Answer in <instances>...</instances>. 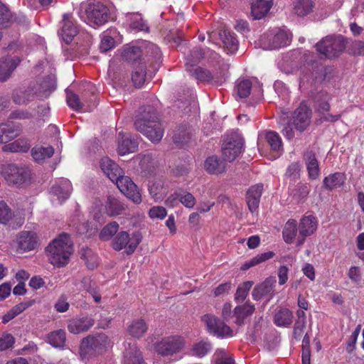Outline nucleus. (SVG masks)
I'll use <instances>...</instances> for the list:
<instances>
[{
  "label": "nucleus",
  "instance_id": "obj_1",
  "mask_svg": "<svg viewBox=\"0 0 364 364\" xmlns=\"http://www.w3.org/2000/svg\"><path fill=\"white\" fill-rule=\"evenodd\" d=\"M135 129L152 142H159L164 136V129L159 120L156 109L152 106L142 107L136 116Z\"/></svg>",
  "mask_w": 364,
  "mask_h": 364
},
{
  "label": "nucleus",
  "instance_id": "obj_2",
  "mask_svg": "<svg viewBox=\"0 0 364 364\" xmlns=\"http://www.w3.org/2000/svg\"><path fill=\"white\" fill-rule=\"evenodd\" d=\"M80 18L93 28L101 26L114 19V11L106 0H93L82 4Z\"/></svg>",
  "mask_w": 364,
  "mask_h": 364
},
{
  "label": "nucleus",
  "instance_id": "obj_3",
  "mask_svg": "<svg viewBox=\"0 0 364 364\" xmlns=\"http://www.w3.org/2000/svg\"><path fill=\"white\" fill-rule=\"evenodd\" d=\"M46 251L51 264L58 267L66 265L73 252L69 235L65 233L60 235L48 245Z\"/></svg>",
  "mask_w": 364,
  "mask_h": 364
},
{
  "label": "nucleus",
  "instance_id": "obj_4",
  "mask_svg": "<svg viewBox=\"0 0 364 364\" xmlns=\"http://www.w3.org/2000/svg\"><path fill=\"white\" fill-rule=\"evenodd\" d=\"M186 346V340L179 335H171L162 338L155 343L156 352L161 356L168 357L179 353Z\"/></svg>",
  "mask_w": 364,
  "mask_h": 364
},
{
  "label": "nucleus",
  "instance_id": "obj_5",
  "mask_svg": "<svg viewBox=\"0 0 364 364\" xmlns=\"http://www.w3.org/2000/svg\"><path fill=\"white\" fill-rule=\"evenodd\" d=\"M0 173L6 182L18 187L25 186L30 180V171L25 167L14 164H6L1 166Z\"/></svg>",
  "mask_w": 364,
  "mask_h": 364
},
{
  "label": "nucleus",
  "instance_id": "obj_6",
  "mask_svg": "<svg viewBox=\"0 0 364 364\" xmlns=\"http://www.w3.org/2000/svg\"><path fill=\"white\" fill-rule=\"evenodd\" d=\"M316 48L321 55L328 58H333L341 54L346 48L345 40L342 36H328L318 42Z\"/></svg>",
  "mask_w": 364,
  "mask_h": 364
},
{
  "label": "nucleus",
  "instance_id": "obj_7",
  "mask_svg": "<svg viewBox=\"0 0 364 364\" xmlns=\"http://www.w3.org/2000/svg\"><path fill=\"white\" fill-rule=\"evenodd\" d=\"M109 343V338L104 333L90 335L82 340L80 353L84 356L100 353L107 348Z\"/></svg>",
  "mask_w": 364,
  "mask_h": 364
},
{
  "label": "nucleus",
  "instance_id": "obj_8",
  "mask_svg": "<svg viewBox=\"0 0 364 364\" xmlns=\"http://www.w3.org/2000/svg\"><path fill=\"white\" fill-rule=\"evenodd\" d=\"M141 235L139 232L132 233V236L126 231H121L113 238L112 247L114 250L125 249L127 255L132 254L141 241Z\"/></svg>",
  "mask_w": 364,
  "mask_h": 364
},
{
  "label": "nucleus",
  "instance_id": "obj_9",
  "mask_svg": "<svg viewBox=\"0 0 364 364\" xmlns=\"http://www.w3.org/2000/svg\"><path fill=\"white\" fill-rule=\"evenodd\" d=\"M201 321L207 331L214 336L225 338L233 336V331L230 327L213 314H205L201 317Z\"/></svg>",
  "mask_w": 364,
  "mask_h": 364
},
{
  "label": "nucleus",
  "instance_id": "obj_10",
  "mask_svg": "<svg viewBox=\"0 0 364 364\" xmlns=\"http://www.w3.org/2000/svg\"><path fill=\"white\" fill-rule=\"evenodd\" d=\"M291 41L289 34L283 30H279L276 33L269 32L264 34L260 40V46L264 50H275L287 46Z\"/></svg>",
  "mask_w": 364,
  "mask_h": 364
},
{
  "label": "nucleus",
  "instance_id": "obj_11",
  "mask_svg": "<svg viewBox=\"0 0 364 364\" xmlns=\"http://www.w3.org/2000/svg\"><path fill=\"white\" fill-rule=\"evenodd\" d=\"M119 191L134 203L141 202V196L133 181L129 177L120 174L114 181Z\"/></svg>",
  "mask_w": 364,
  "mask_h": 364
},
{
  "label": "nucleus",
  "instance_id": "obj_12",
  "mask_svg": "<svg viewBox=\"0 0 364 364\" xmlns=\"http://www.w3.org/2000/svg\"><path fill=\"white\" fill-rule=\"evenodd\" d=\"M15 243L19 252L32 251L40 245L37 233L33 231L27 230L21 231L16 235Z\"/></svg>",
  "mask_w": 364,
  "mask_h": 364
},
{
  "label": "nucleus",
  "instance_id": "obj_13",
  "mask_svg": "<svg viewBox=\"0 0 364 364\" xmlns=\"http://www.w3.org/2000/svg\"><path fill=\"white\" fill-rule=\"evenodd\" d=\"M311 117V109L306 104L301 102L299 107L294 112L291 122L296 130L303 132L310 124Z\"/></svg>",
  "mask_w": 364,
  "mask_h": 364
},
{
  "label": "nucleus",
  "instance_id": "obj_14",
  "mask_svg": "<svg viewBox=\"0 0 364 364\" xmlns=\"http://www.w3.org/2000/svg\"><path fill=\"white\" fill-rule=\"evenodd\" d=\"M73 191L70 181L67 178H60L55 182L50 188V193L57 198L58 203L67 200Z\"/></svg>",
  "mask_w": 364,
  "mask_h": 364
},
{
  "label": "nucleus",
  "instance_id": "obj_15",
  "mask_svg": "<svg viewBox=\"0 0 364 364\" xmlns=\"http://www.w3.org/2000/svg\"><path fill=\"white\" fill-rule=\"evenodd\" d=\"M77 32V26L73 21L71 15L69 14H65L62 21V27L58 31V34L66 43H69L73 41Z\"/></svg>",
  "mask_w": 364,
  "mask_h": 364
},
{
  "label": "nucleus",
  "instance_id": "obj_16",
  "mask_svg": "<svg viewBox=\"0 0 364 364\" xmlns=\"http://www.w3.org/2000/svg\"><path fill=\"white\" fill-rule=\"evenodd\" d=\"M317 228L318 220L315 216L309 215L302 217L299 225V232L302 240L299 241L298 245H301L306 237L314 234Z\"/></svg>",
  "mask_w": 364,
  "mask_h": 364
},
{
  "label": "nucleus",
  "instance_id": "obj_17",
  "mask_svg": "<svg viewBox=\"0 0 364 364\" xmlns=\"http://www.w3.org/2000/svg\"><path fill=\"white\" fill-rule=\"evenodd\" d=\"M243 144L240 139L227 141L223 144L222 153L224 160L233 161L241 153Z\"/></svg>",
  "mask_w": 364,
  "mask_h": 364
},
{
  "label": "nucleus",
  "instance_id": "obj_18",
  "mask_svg": "<svg viewBox=\"0 0 364 364\" xmlns=\"http://www.w3.org/2000/svg\"><path fill=\"white\" fill-rule=\"evenodd\" d=\"M123 364H146L136 343H128L124 352Z\"/></svg>",
  "mask_w": 364,
  "mask_h": 364
},
{
  "label": "nucleus",
  "instance_id": "obj_19",
  "mask_svg": "<svg viewBox=\"0 0 364 364\" xmlns=\"http://www.w3.org/2000/svg\"><path fill=\"white\" fill-rule=\"evenodd\" d=\"M137 147L138 142L132 139L130 134L119 133L117 151L119 155L124 156L129 153H133L136 151Z\"/></svg>",
  "mask_w": 364,
  "mask_h": 364
},
{
  "label": "nucleus",
  "instance_id": "obj_20",
  "mask_svg": "<svg viewBox=\"0 0 364 364\" xmlns=\"http://www.w3.org/2000/svg\"><path fill=\"white\" fill-rule=\"evenodd\" d=\"M262 191L263 185L262 184L252 186L247 191L246 200L250 212L255 213L257 210Z\"/></svg>",
  "mask_w": 364,
  "mask_h": 364
},
{
  "label": "nucleus",
  "instance_id": "obj_21",
  "mask_svg": "<svg viewBox=\"0 0 364 364\" xmlns=\"http://www.w3.org/2000/svg\"><path fill=\"white\" fill-rule=\"evenodd\" d=\"M100 166L102 172L112 181V182L123 173V171L114 161L108 157H104L101 159Z\"/></svg>",
  "mask_w": 364,
  "mask_h": 364
},
{
  "label": "nucleus",
  "instance_id": "obj_22",
  "mask_svg": "<svg viewBox=\"0 0 364 364\" xmlns=\"http://www.w3.org/2000/svg\"><path fill=\"white\" fill-rule=\"evenodd\" d=\"M18 57L7 56L0 59V81L6 80L20 63Z\"/></svg>",
  "mask_w": 364,
  "mask_h": 364
},
{
  "label": "nucleus",
  "instance_id": "obj_23",
  "mask_svg": "<svg viewBox=\"0 0 364 364\" xmlns=\"http://www.w3.org/2000/svg\"><path fill=\"white\" fill-rule=\"evenodd\" d=\"M275 283V278L270 277L266 279L261 284L255 286L252 292L253 299L259 301L263 296L272 294Z\"/></svg>",
  "mask_w": 364,
  "mask_h": 364
},
{
  "label": "nucleus",
  "instance_id": "obj_24",
  "mask_svg": "<svg viewBox=\"0 0 364 364\" xmlns=\"http://www.w3.org/2000/svg\"><path fill=\"white\" fill-rule=\"evenodd\" d=\"M95 323L90 317L73 318L69 321L68 331L73 334H78L88 331Z\"/></svg>",
  "mask_w": 364,
  "mask_h": 364
},
{
  "label": "nucleus",
  "instance_id": "obj_25",
  "mask_svg": "<svg viewBox=\"0 0 364 364\" xmlns=\"http://www.w3.org/2000/svg\"><path fill=\"white\" fill-rule=\"evenodd\" d=\"M304 159L310 179H316L320 174L318 161L315 154L312 151H306L304 155Z\"/></svg>",
  "mask_w": 364,
  "mask_h": 364
},
{
  "label": "nucleus",
  "instance_id": "obj_26",
  "mask_svg": "<svg viewBox=\"0 0 364 364\" xmlns=\"http://www.w3.org/2000/svg\"><path fill=\"white\" fill-rule=\"evenodd\" d=\"M205 171L210 174H220L225 171V163L217 156L208 157L204 163Z\"/></svg>",
  "mask_w": 364,
  "mask_h": 364
},
{
  "label": "nucleus",
  "instance_id": "obj_27",
  "mask_svg": "<svg viewBox=\"0 0 364 364\" xmlns=\"http://www.w3.org/2000/svg\"><path fill=\"white\" fill-rule=\"evenodd\" d=\"M31 148V144L27 139L20 138L13 142L5 144L2 146L4 152L10 153H26Z\"/></svg>",
  "mask_w": 364,
  "mask_h": 364
},
{
  "label": "nucleus",
  "instance_id": "obj_28",
  "mask_svg": "<svg viewBox=\"0 0 364 364\" xmlns=\"http://www.w3.org/2000/svg\"><path fill=\"white\" fill-rule=\"evenodd\" d=\"M255 306L250 301H247L242 305L237 306L234 309V315L236 317L235 323L238 325L243 323L244 320L251 316L255 311Z\"/></svg>",
  "mask_w": 364,
  "mask_h": 364
},
{
  "label": "nucleus",
  "instance_id": "obj_29",
  "mask_svg": "<svg viewBox=\"0 0 364 364\" xmlns=\"http://www.w3.org/2000/svg\"><path fill=\"white\" fill-rule=\"evenodd\" d=\"M148 330V324L144 319L137 318L133 320L127 327V331L132 337L139 338L142 337Z\"/></svg>",
  "mask_w": 364,
  "mask_h": 364
},
{
  "label": "nucleus",
  "instance_id": "obj_30",
  "mask_svg": "<svg viewBox=\"0 0 364 364\" xmlns=\"http://www.w3.org/2000/svg\"><path fill=\"white\" fill-rule=\"evenodd\" d=\"M346 181V176L343 173L336 172L325 177L323 181V188L327 190H333L342 186Z\"/></svg>",
  "mask_w": 364,
  "mask_h": 364
},
{
  "label": "nucleus",
  "instance_id": "obj_31",
  "mask_svg": "<svg viewBox=\"0 0 364 364\" xmlns=\"http://www.w3.org/2000/svg\"><path fill=\"white\" fill-rule=\"evenodd\" d=\"M105 208V213L111 217L122 214L126 209L121 201L113 197H108Z\"/></svg>",
  "mask_w": 364,
  "mask_h": 364
},
{
  "label": "nucleus",
  "instance_id": "obj_32",
  "mask_svg": "<svg viewBox=\"0 0 364 364\" xmlns=\"http://www.w3.org/2000/svg\"><path fill=\"white\" fill-rule=\"evenodd\" d=\"M271 4L264 0H257L252 4V15L255 19L262 18L271 9Z\"/></svg>",
  "mask_w": 364,
  "mask_h": 364
},
{
  "label": "nucleus",
  "instance_id": "obj_33",
  "mask_svg": "<svg viewBox=\"0 0 364 364\" xmlns=\"http://www.w3.org/2000/svg\"><path fill=\"white\" fill-rule=\"evenodd\" d=\"M274 256V252L269 251L263 253H260L252 257L251 259L246 261L241 267V269L246 271L251 267L258 265L262 262H264Z\"/></svg>",
  "mask_w": 364,
  "mask_h": 364
},
{
  "label": "nucleus",
  "instance_id": "obj_34",
  "mask_svg": "<svg viewBox=\"0 0 364 364\" xmlns=\"http://www.w3.org/2000/svg\"><path fill=\"white\" fill-rule=\"evenodd\" d=\"M18 129L11 123L0 124V143H6L18 135Z\"/></svg>",
  "mask_w": 364,
  "mask_h": 364
},
{
  "label": "nucleus",
  "instance_id": "obj_35",
  "mask_svg": "<svg viewBox=\"0 0 364 364\" xmlns=\"http://www.w3.org/2000/svg\"><path fill=\"white\" fill-rule=\"evenodd\" d=\"M146 65L143 63H139L134 67L132 74V80L135 87H141L144 85L146 75Z\"/></svg>",
  "mask_w": 364,
  "mask_h": 364
},
{
  "label": "nucleus",
  "instance_id": "obj_36",
  "mask_svg": "<svg viewBox=\"0 0 364 364\" xmlns=\"http://www.w3.org/2000/svg\"><path fill=\"white\" fill-rule=\"evenodd\" d=\"M297 232V223L295 220H289L283 229V237L287 243L291 244L294 240Z\"/></svg>",
  "mask_w": 364,
  "mask_h": 364
},
{
  "label": "nucleus",
  "instance_id": "obj_37",
  "mask_svg": "<svg viewBox=\"0 0 364 364\" xmlns=\"http://www.w3.org/2000/svg\"><path fill=\"white\" fill-rule=\"evenodd\" d=\"M314 4L312 0H296L294 11L299 16H305L312 11Z\"/></svg>",
  "mask_w": 364,
  "mask_h": 364
},
{
  "label": "nucleus",
  "instance_id": "obj_38",
  "mask_svg": "<svg viewBox=\"0 0 364 364\" xmlns=\"http://www.w3.org/2000/svg\"><path fill=\"white\" fill-rule=\"evenodd\" d=\"M54 154V149L51 146L46 147L35 146L31 149L33 158L36 161H41L46 158L51 157Z\"/></svg>",
  "mask_w": 364,
  "mask_h": 364
},
{
  "label": "nucleus",
  "instance_id": "obj_39",
  "mask_svg": "<svg viewBox=\"0 0 364 364\" xmlns=\"http://www.w3.org/2000/svg\"><path fill=\"white\" fill-rule=\"evenodd\" d=\"M141 54V50L139 46H127L124 48L122 57L126 61L135 62L140 59Z\"/></svg>",
  "mask_w": 364,
  "mask_h": 364
},
{
  "label": "nucleus",
  "instance_id": "obj_40",
  "mask_svg": "<svg viewBox=\"0 0 364 364\" xmlns=\"http://www.w3.org/2000/svg\"><path fill=\"white\" fill-rule=\"evenodd\" d=\"M309 191L310 188L309 186L304 183H299L291 190L290 194L296 203H300L307 198Z\"/></svg>",
  "mask_w": 364,
  "mask_h": 364
},
{
  "label": "nucleus",
  "instance_id": "obj_41",
  "mask_svg": "<svg viewBox=\"0 0 364 364\" xmlns=\"http://www.w3.org/2000/svg\"><path fill=\"white\" fill-rule=\"evenodd\" d=\"M292 321V313L287 309L279 310L274 316V323L277 326H288Z\"/></svg>",
  "mask_w": 364,
  "mask_h": 364
},
{
  "label": "nucleus",
  "instance_id": "obj_42",
  "mask_svg": "<svg viewBox=\"0 0 364 364\" xmlns=\"http://www.w3.org/2000/svg\"><path fill=\"white\" fill-rule=\"evenodd\" d=\"M253 284L254 282L252 281H246L240 284L236 290L235 300L238 303L243 302L248 296Z\"/></svg>",
  "mask_w": 364,
  "mask_h": 364
},
{
  "label": "nucleus",
  "instance_id": "obj_43",
  "mask_svg": "<svg viewBox=\"0 0 364 364\" xmlns=\"http://www.w3.org/2000/svg\"><path fill=\"white\" fill-rule=\"evenodd\" d=\"M119 225L113 221L107 224L100 231L99 237L103 241L109 240L118 232Z\"/></svg>",
  "mask_w": 364,
  "mask_h": 364
},
{
  "label": "nucleus",
  "instance_id": "obj_44",
  "mask_svg": "<svg viewBox=\"0 0 364 364\" xmlns=\"http://www.w3.org/2000/svg\"><path fill=\"white\" fill-rule=\"evenodd\" d=\"M251 89L252 82L250 80H238L236 83L235 92L239 97L245 98L250 94Z\"/></svg>",
  "mask_w": 364,
  "mask_h": 364
},
{
  "label": "nucleus",
  "instance_id": "obj_45",
  "mask_svg": "<svg viewBox=\"0 0 364 364\" xmlns=\"http://www.w3.org/2000/svg\"><path fill=\"white\" fill-rule=\"evenodd\" d=\"M204 53L200 48H193L186 57V69L193 68L203 58Z\"/></svg>",
  "mask_w": 364,
  "mask_h": 364
},
{
  "label": "nucleus",
  "instance_id": "obj_46",
  "mask_svg": "<svg viewBox=\"0 0 364 364\" xmlns=\"http://www.w3.org/2000/svg\"><path fill=\"white\" fill-rule=\"evenodd\" d=\"M66 340L65 332L58 330L50 333L48 336V342L53 347H62Z\"/></svg>",
  "mask_w": 364,
  "mask_h": 364
},
{
  "label": "nucleus",
  "instance_id": "obj_47",
  "mask_svg": "<svg viewBox=\"0 0 364 364\" xmlns=\"http://www.w3.org/2000/svg\"><path fill=\"white\" fill-rule=\"evenodd\" d=\"M187 70L199 81L211 82L213 80L211 73L200 67L188 68Z\"/></svg>",
  "mask_w": 364,
  "mask_h": 364
},
{
  "label": "nucleus",
  "instance_id": "obj_48",
  "mask_svg": "<svg viewBox=\"0 0 364 364\" xmlns=\"http://www.w3.org/2000/svg\"><path fill=\"white\" fill-rule=\"evenodd\" d=\"M129 26L134 31H148L149 28L145 23L141 16L137 14H131L129 15Z\"/></svg>",
  "mask_w": 364,
  "mask_h": 364
},
{
  "label": "nucleus",
  "instance_id": "obj_49",
  "mask_svg": "<svg viewBox=\"0 0 364 364\" xmlns=\"http://www.w3.org/2000/svg\"><path fill=\"white\" fill-rule=\"evenodd\" d=\"M176 198L187 208H193L196 205L195 197L189 192L179 191L176 192Z\"/></svg>",
  "mask_w": 364,
  "mask_h": 364
},
{
  "label": "nucleus",
  "instance_id": "obj_50",
  "mask_svg": "<svg viewBox=\"0 0 364 364\" xmlns=\"http://www.w3.org/2000/svg\"><path fill=\"white\" fill-rule=\"evenodd\" d=\"M212 349V345L210 342L201 341L193 345L192 351L193 355L203 358L207 355Z\"/></svg>",
  "mask_w": 364,
  "mask_h": 364
},
{
  "label": "nucleus",
  "instance_id": "obj_51",
  "mask_svg": "<svg viewBox=\"0 0 364 364\" xmlns=\"http://www.w3.org/2000/svg\"><path fill=\"white\" fill-rule=\"evenodd\" d=\"M266 139L272 150L279 151L282 149V139L276 132H268L266 134Z\"/></svg>",
  "mask_w": 364,
  "mask_h": 364
},
{
  "label": "nucleus",
  "instance_id": "obj_52",
  "mask_svg": "<svg viewBox=\"0 0 364 364\" xmlns=\"http://www.w3.org/2000/svg\"><path fill=\"white\" fill-rule=\"evenodd\" d=\"M223 43L230 53H235L238 48V41L235 34L225 31L223 37Z\"/></svg>",
  "mask_w": 364,
  "mask_h": 364
},
{
  "label": "nucleus",
  "instance_id": "obj_53",
  "mask_svg": "<svg viewBox=\"0 0 364 364\" xmlns=\"http://www.w3.org/2000/svg\"><path fill=\"white\" fill-rule=\"evenodd\" d=\"M65 92L68 105L73 109L77 111L81 109L82 106L80 102L78 96L68 89H66Z\"/></svg>",
  "mask_w": 364,
  "mask_h": 364
},
{
  "label": "nucleus",
  "instance_id": "obj_54",
  "mask_svg": "<svg viewBox=\"0 0 364 364\" xmlns=\"http://www.w3.org/2000/svg\"><path fill=\"white\" fill-rule=\"evenodd\" d=\"M191 133L186 127L178 128L174 135L173 141L176 144H183L188 141L190 139Z\"/></svg>",
  "mask_w": 364,
  "mask_h": 364
},
{
  "label": "nucleus",
  "instance_id": "obj_55",
  "mask_svg": "<svg viewBox=\"0 0 364 364\" xmlns=\"http://www.w3.org/2000/svg\"><path fill=\"white\" fill-rule=\"evenodd\" d=\"M148 215L152 220H163L167 215V211L163 206L156 205L149 209Z\"/></svg>",
  "mask_w": 364,
  "mask_h": 364
},
{
  "label": "nucleus",
  "instance_id": "obj_56",
  "mask_svg": "<svg viewBox=\"0 0 364 364\" xmlns=\"http://www.w3.org/2000/svg\"><path fill=\"white\" fill-rule=\"evenodd\" d=\"M14 216L13 212L4 201H0V223L6 224Z\"/></svg>",
  "mask_w": 364,
  "mask_h": 364
},
{
  "label": "nucleus",
  "instance_id": "obj_57",
  "mask_svg": "<svg viewBox=\"0 0 364 364\" xmlns=\"http://www.w3.org/2000/svg\"><path fill=\"white\" fill-rule=\"evenodd\" d=\"M163 186L160 181L153 182L149 186V191L151 197L155 201H158L162 198Z\"/></svg>",
  "mask_w": 364,
  "mask_h": 364
},
{
  "label": "nucleus",
  "instance_id": "obj_58",
  "mask_svg": "<svg viewBox=\"0 0 364 364\" xmlns=\"http://www.w3.org/2000/svg\"><path fill=\"white\" fill-rule=\"evenodd\" d=\"M11 19V14L9 9L0 1V28L8 26Z\"/></svg>",
  "mask_w": 364,
  "mask_h": 364
},
{
  "label": "nucleus",
  "instance_id": "obj_59",
  "mask_svg": "<svg viewBox=\"0 0 364 364\" xmlns=\"http://www.w3.org/2000/svg\"><path fill=\"white\" fill-rule=\"evenodd\" d=\"M114 39L111 36L105 33L101 39L100 49L102 52L106 53L112 49L114 47Z\"/></svg>",
  "mask_w": 364,
  "mask_h": 364
},
{
  "label": "nucleus",
  "instance_id": "obj_60",
  "mask_svg": "<svg viewBox=\"0 0 364 364\" xmlns=\"http://www.w3.org/2000/svg\"><path fill=\"white\" fill-rule=\"evenodd\" d=\"M14 337L7 333H4L0 335V350H6L11 348L14 343Z\"/></svg>",
  "mask_w": 364,
  "mask_h": 364
},
{
  "label": "nucleus",
  "instance_id": "obj_61",
  "mask_svg": "<svg viewBox=\"0 0 364 364\" xmlns=\"http://www.w3.org/2000/svg\"><path fill=\"white\" fill-rule=\"evenodd\" d=\"M82 257L86 260L87 267L89 269H94L97 267V259L95 255H92L90 249L82 250Z\"/></svg>",
  "mask_w": 364,
  "mask_h": 364
},
{
  "label": "nucleus",
  "instance_id": "obj_62",
  "mask_svg": "<svg viewBox=\"0 0 364 364\" xmlns=\"http://www.w3.org/2000/svg\"><path fill=\"white\" fill-rule=\"evenodd\" d=\"M35 304L34 299H30L26 301L21 302L13 306L10 310L15 316H17L28 308L31 307Z\"/></svg>",
  "mask_w": 364,
  "mask_h": 364
},
{
  "label": "nucleus",
  "instance_id": "obj_63",
  "mask_svg": "<svg viewBox=\"0 0 364 364\" xmlns=\"http://www.w3.org/2000/svg\"><path fill=\"white\" fill-rule=\"evenodd\" d=\"M215 355L217 356L215 364H235L232 358L225 357L226 355V351L225 349H218Z\"/></svg>",
  "mask_w": 364,
  "mask_h": 364
},
{
  "label": "nucleus",
  "instance_id": "obj_64",
  "mask_svg": "<svg viewBox=\"0 0 364 364\" xmlns=\"http://www.w3.org/2000/svg\"><path fill=\"white\" fill-rule=\"evenodd\" d=\"M351 53L355 55L364 56V41H353L350 48Z\"/></svg>",
  "mask_w": 364,
  "mask_h": 364
}]
</instances>
